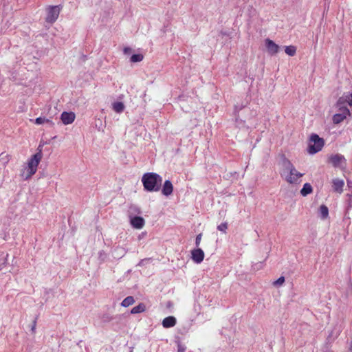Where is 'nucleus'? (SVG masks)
Here are the masks:
<instances>
[{"label":"nucleus","instance_id":"22","mask_svg":"<svg viewBox=\"0 0 352 352\" xmlns=\"http://www.w3.org/2000/svg\"><path fill=\"white\" fill-rule=\"evenodd\" d=\"M319 212H320V214L321 218L323 219H326L328 217V215H329V209L324 205L320 206V209H319Z\"/></svg>","mask_w":352,"mask_h":352},{"label":"nucleus","instance_id":"27","mask_svg":"<svg viewBox=\"0 0 352 352\" xmlns=\"http://www.w3.org/2000/svg\"><path fill=\"white\" fill-rule=\"evenodd\" d=\"M201 237H202L201 234H199L197 235L196 239H195V245L197 247H199V245H200Z\"/></svg>","mask_w":352,"mask_h":352},{"label":"nucleus","instance_id":"6","mask_svg":"<svg viewBox=\"0 0 352 352\" xmlns=\"http://www.w3.org/2000/svg\"><path fill=\"white\" fill-rule=\"evenodd\" d=\"M336 106L338 109H348L347 106H352V93H344L338 99Z\"/></svg>","mask_w":352,"mask_h":352},{"label":"nucleus","instance_id":"14","mask_svg":"<svg viewBox=\"0 0 352 352\" xmlns=\"http://www.w3.org/2000/svg\"><path fill=\"white\" fill-rule=\"evenodd\" d=\"M173 186L170 180H166L164 183L162 192L165 196H169L172 194Z\"/></svg>","mask_w":352,"mask_h":352},{"label":"nucleus","instance_id":"4","mask_svg":"<svg viewBox=\"0 0 352 352\" xmlns=\"http://www.w3.org/2000/svg\"><path fill=\"white\" fill-rule=\"evenodd\" d=\"M324 144V140L317 134L313 133L310 135L307 151L309 154L314 155L322 150Z\"/></svg>","mask_w":352,"mask_h":352},{"label":"nucleus","instance_id":"36","mask_svg":"<svg viewBox=\"0 0 352 352\" xmlns=\"http://www.w3.org/2000/svg\"><path fill=\"white\" fill-rule=\"evenodd\" d=\"M338 332H336V336H335L336 337V336H338Z\"/></svg>","mask_w":352,"mask_h":352},{"label":"nucleus","instance_id":"26","mask_svg":"<svg viewBox=\"0 0 352 352\" xmlns=\"http://www.w3.org/2000/svg\"><path fill=\"white\" fill-rule=\"evenodd\" d=\"M285 278L283 276L279 277L276 281L274 282V285L279 286L284 283Z\"/></svg>","mask_w":352,"mask_h":352},{"label":"nucleus","instance_id":"5","mask_svg":"<svg viewBox=\"0 0 352 352\" xmlns=\"http://www.w3.org/2000/svg\"><path fill=\"white\" fill-rule=\"evenodd\" d=\"M62 8L61 5L48 6L46 8V22L54 23L57 20Z\"/></svg>","mask_w":352,"mask_h":352},{"label":"nucleus","instance_id":"30","mask_svg":"<svg viewBox=\"0 0 352 352\" xmlns=\"http://www.w3.org/2000/svg\"><path fill=\"white\" fill-rule=\"evenodd\" d=\"M261 265H262V263H257L255 265V266L254 267V269H256V270H258L260 267H261Z\"/></svg>","mask_w":352,"mask_h":352},{"label":"nucleus","instance_id":"18","mask_svg":"<svg viewBox=\"0 0 352 352\" xmlns=\"http://www.w3.org/2000/svg\"><path fill=\"white\" fill-rule=\"evenodd\" d=\"M113 109L115 112L120 113L124 110V104L122 102H115L112 104Z\"/></svg>","mask_w":352,"mask_h":352},{"label":"nucleus","instance_id":"9","mask_svg":"<svg viewBox=\"0 0 352 352\" xmlns=\"http://www.w3.org/2000/svg\"><path fill=\"white\" fill-rule=\"evenodd\" d=\"M265 43L267 52L270 55H275L276 54L278 53L279 46L277 44H276L270 38H266L265 41Z\"/></svg>","mask_w":352,"mask_h":352},{"label":"nucleus","instance_id":"29","mask_svg":"<svg viewBox=\"0 0 352 352\" xmlns=\"http://www.w3.org/2000/svg\"><path fill=\"white\" fill-rule=\"evenodd\" d=\"M178 352H185V349L182 345H179Z\"/></svg>","mask_w":352,"mask_h":352},{"label":"nucleus","instance_id":"24","mask_svg":"<svg viewBox=\"0 0 352 352\" xmlns=\"http://www.w3.org/2000/svg\"><path fill=\"white\" fill-rule=\"evenodd\" d=\"M143 56L140 54H133L131 56L130 60L132 63H138L142 61L143 60Z\"/></svg>","mask_w":352,"mask_h":352},{"label":"nucleus","instance_id":"16","mask_svg":"<svg viewBox=\"0 0 352 352\" xmlns=\"http://www.w3.org/2000/svg\"><path fill=\"white\" fill-rule=\"evenodd\" d=\"M140 213L141 210L138 206L132 204L129 206L128 210L129 218L132 217L133 216H138Z\"/></svg>","mask_w":352,"mask_h":352},{"label":"nucleus","instance_id":"28","mask_svg":"<svg viewBox=\"0 0 352 352\" xmlns=\"http://www.w3.org/2000/svg\"><path fill=\"white\" fill-rule=\"evenodd\" d=\"M131 51H132V50L129 47H125L123 49V52H124V54H129L131 52Z\"/></svg>","mask_w":352,"mask_h":352},{"label":"nucleus","instance_id":"21","mask_svg":"<svg viewBox=\"0 0 352 352\" xmlns=\"http://www.w3.org/2000/svg\"><path fill=\"white\" fill-rule=\"evenodd\" d=\"M135 302L134 298L133 296H127L121 302V305L124 307H129Z\"/></svg>","mask_w":352,"mask_h":352},{"label":"nucleus","instance_id":"31","mask_svg":"<svg viewBox=\"0 0 352 352\" xmlns=\"http://www.w3.org/2000/svg\"><path fill=\"white\" fill-rule=\"evenodd\" d=\"M36 320H34V322H33V325H32V329H31L33 332L34 331V329H35V327H36Z\"/></svg>","mask_w":352,"mask_h":352},{"label":"nucleus","instance_id":"8","mask_svg":"<svg viewBox=\"0 0 352 352\" xmlns=\"http://www.w3.org/2000/svg\"><path fill=\"white\" fill-rule=\"evenodd\" d=\"M345 158L340 154L332 155L329 157V162L332 164L334 167H342V164H345Z\"/></svg>","mask_w":352,"mask_h":352},{"label":"nucleus","instance_id":"32","mask_svg":"<svg viewBox=\"0 0 352 352\" xmlns=\"http://www.w3.org/2000/svg\"><path fill=\"white\" fill-rule=\"evenodd\" d=\"M347 184H348V186L351 188L352 187V182H350V181H347Z\"/></svg>","mask_w":352,"mask_h":352},{"label":"nucleus","instance_id":"12","mask_svg":"<svg viewBox=\"0 0 352 352\" xmlns=\"http://www.w3.org/2000/svg\"><path fill=\"white\" fill-rule=\"evenodd\" d=\"M76 116L73 112L64 111L62 113L60 119L65 125L72 124L75 120Z\"/></svg>","mask_w":352,"mask_h":352},{"label":"nucleus","instance_id":"15","mask_svg":"<svg viewBox=\"0 0 352 352\" xmlns=\"http://www.w3.org/2000/svg\"><path fill=\"white\" fill-rule=\"evenodd\" d=\"M177 320L174 316H168L162 320V326L164 328H170L176 324Z\"/></svg>","mask_w":352,"mask_h":352},{"label":"nucleus","instance_id":"33","mask_svg":"<svg viewBox=\"0 0 352 352\" xmlns=\"http://www.w3.org/2000/svg\"><path fill=\"white\" fill-rule=\"evenodd\" d=\"M332 336H333V332H331V333L329 335V338H331Z\"/></svg>","mask_w":352,"mask_h":352},{"label":"nucleus","instance_id":"23","mask_svg":"<svg viewBox=\"0 0 352 352\" xmlns=\"http://www.w3.org/2000/svg\"><path fill=\"white\" fill-rule=\"evenodd\" d=\"M285 52L287 55L293 56L296 54V47L294 45L286 46L285 47Z\"/></svg>","mask_w":352,"mask_h":352},{"label":"nucleus","instance_id":"25","mask_svg":"<svg viewBox=\"0 0 352 352\" xmlns=\"http://www.w3.org/2000/svg\"><path fill=\"white\" fill-rule=\"evenodd\" d=\"M217 229L221 232H226V230L228 229L227 223H221L220 225L218 226Z\"/></svg>","mask_w":352,"mask_h":352},{"label":"nucleus","instance_id":"7","mask_svg":"<svg viewBox=\"0 0 352 352\" xmlns=\"http://www.w3.org/2000/svg\"><path fill=\"white\" fill-rule=\"evenodd\" d=\"M350 115L349 109H338V113H336L333 117L334 124H339Z\"/></svg>","mask_w":352,"mask_h":352},{"label":"nucleus","instance_id":"19","mask_svg":"<svg viewBox=\"0 0 352 352\" xmlns=\"http://www.w3.org/2000/svg\"><path fill=\"white\" fill-rule=\"evenodd\" d=\"M34 122L37 125L43 124L44 123H47L50 125L54 124L53 122L50 119L45 117H38L34 120Z\"/></svg>","mask_w":352,"mask_h":352},{"label":"nucleus","instance_id":"1","mask_svg":"<svg viewBox=\"0 0 352 352\" xmlns=\"http://www.w3.org/2000/svg\"><path fill=\"white\" fill-rule=\"evenodd\" d=\"M283 169L281 173V176L284 179L290 184H300L301 182L300 178L304 175L303 173L298 172L292 163L285 159L283 162Z\"/></svg>","mask_w":352,"mask_h":352},{"label":"nucleus","instance_id":"3","mask_svg":"<svg viewBox=\"0 0 352 352\" xmlns=\"http://www.w3.org/2000/svg\"><path fill=\"white\" fill-rule=\"evenodd\" d=\"M42 152L40 150L38 152L33 155L31 158L28 161L27 166L21 170L20 175L24 179L27 180L34 175L37 170V167L42 158Z\"/></svg>","mask_w":352,"mask_h":352},{"label":"nucleus","instance_id":"11","mask_svg":"<svg viewBox=\"0 0 352 352\" xmlns=\"http://www.w3.org/2000/svg\"><path fill=\"white\" fill-rule=\"evenodd\" d=\"M131 226L135 229H142L144 224V219L140 216H135L129 218Z\"/></svg>","mask_w":352,"mask_h":352},{"label":"nucleus","instance_id":"35","mask_svg":"<svg viewBox=\"0 0 352 352\" xmlns=\"http://www.w3.org/2000/svg\"><path fill=\"white\" fill-rule=\"evenodd\" d=\"M45 292L46 294H48V293H49V291H48V290H47V289H45Z\"/></svg>","mask_w":352,"mask_h":352},{"label":"nucleus","instance_id":"34","mask_svg":"<svg viewBox=\"0 0 352 352\" xmlns=\"http://www.w3.org/2000/svg\"><path fill=\"white\" fill-rule=\"evenodd\" d=\"M350 349L352 350V340H351V347H350Z\"/></svg>","mask_w":352,"mask_h":352},{"label":"nucleus","instance_id":"10","mask_svg":"<svg viewBox=\"0 0 352 352\" xmlns=\"http://www.w3.org/2000/svg\"><path fill=\"white\" fill-rule=\"evenodd\" d=\"M191 258L196 263H201L204 258V252L201 248H196L191 251Z\"/></svg>","mask_w":352,"mask_h":352},{"label":"nucleus","instance_id":"20","mask_svg":"<svg viewBox=\"0 0 352 352\" xmlns=\"http://www.w3.org/2000/svg\"><path fill=\"white\" fill-rule=\"evenodd\" d=\"M146 307L143 303H140L138 305L133 307L131 310V314H136L142 313L145 311Z\"/></svg>","mask_w":352,"mask_h":352},{"label":"nucleus","instance_id":"2","mask_svg":"<svg viewBox=\"0 0 352 352\" xmlns=\"http://www.w3.org/2000/svg\"><path fill=\"white\" fill-rule=\"evenodd\" d=\"M142 182L145 190L157 192L160 189L162 178L155 173H146L143 175Z\"/></svg>","mask_w":352,"mask_h":352},{"label":"nucleus","instance_id":"17","mask_svg":"<svg viewBox=\"0 0 352 352\" xmlns=\"http://www.w3.org/2000/svg\"><path fill=\"white\" fill-rule=\"evenodd\" d=\"M313 191V188L309 183H305L302 188L300 190V194L303 197H306L309 194H311Z\"/></svg>","mask_w":352,"mask_h":352},{"label":"nucleus","instance_id":"13","mask_svg":"<svg viewBox=\"0 0 352 352\" xmlns=\"http://www.w3.org/2000/svg\"><path fill=\"white\" fill-rule=\"evenodd\" d=\"M332 187L335 192L341 194L343 191V187L344 185V180L336 178L332 180Z\"/></svg>","mask_w":352,"mask_h":352}]
</instances>
